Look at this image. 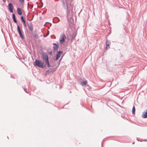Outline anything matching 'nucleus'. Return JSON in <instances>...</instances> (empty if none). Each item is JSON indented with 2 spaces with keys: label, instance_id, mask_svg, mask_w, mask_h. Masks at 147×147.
I'll return each instance as SVG.
<instances>
[{
  "label": "nucleus",
  "instance_id": "nucleus-1",
  "mask_svg": "<svg viewBox=\"0 0 147 147\" xmlns=\"http://www.w3.org/2000/svg\"><path fill=\"white\" fill-rule=\"evenodd\" d=\"M34 66H36L42 68H44L46 67L45 64H44L43 62L41 61L40 60L36 59L34 63Z\"/></svg>",
  "mask_w": 147,
  "mask_h": 147
},
{
  "label": "nucleus",
  "instance_id": "nucleus-2",
  "mask_svg": "<svg viewBox=\"0 0 147 147\" xmlns=\"http://www.w3.org/2000/svg\"><path fill=\"white\" fill-rule=\"evenodd\" d=\"M65 1L67 5V12L69 13L72 9L71 5V0H65Z\"/></svg>",
  "mask_w": 147,
  "mask_h": 147
},
{
  "label": "nucleus",
  "instance_id": "nucleus-3",
  "mask_svg": "<svg viewBox=\"0 0 147 147\" xmlns=\"http://www.w3.org/2000/svg\"><path fill=\"white\" fill-rule=\"evenodd\" d=\"M17 29L18 32L20 36L21 37L22 39H23L24 38L22 32V30H21L20 27L18 24H17Z\"/></svg>",
  "mask_w": 147,
  "mask_h": 147
},
{
  "label": "nucleus",
  "instance_id": "nucleus-4",
  "mask_svg": "<svg viewBox=\"0 0 147 147\" xmlns=\"http://www.w3.org/2000/svg\"><path fill=\"white\" fill-rule=\"evenodd\" d=\"M66 36L65 35L63 34L60 35V39L59 40L60 42L61 45L63 44L65 41Z\"/></svg>",
  "mask_w": 147,
  "mask_h": 147
},
{
  "label": "nucleus",
  "instance_id": "nucleus-5",
  "mask_svg": "<svg viewBox=\"0 0 147 147\" xmlns=\"http://www.w3.org/2000/svg\"><path fill=\"white\" fill-rule=\"evenodd\" d=\"M42 57L45 62H46L49 60L48 55L46 53L43 52L42 53Z\"/></svg>",
  "mask_w": 147,
  "mask_h": 147
},
{
  "label": "nucleus",
  "instance_id": "nucleus-6",
  "mask_svg": "<svg viewBox=\"0 0 147 147\" xmlns=\"http://www.w3.org/2000/svg\"><path fill=\"white\" fill-rule=\"evenodd\" d=\"M63 53V51H58L55 56L56 58L54 59V60L55 61L57 60L60 57L61 54H62Z\"/></svg>",
  "mask_w": 147,
  "mask_h": 147
},
{
  "label": "nucleus",
  "instance_id": "nucleus-7",
  "mask_svg": "<svg viewBox=\"0 0 147 147\" xmlns=\"http://www.w3.org/2000/svg\"><path fill=\"white\" fill-rule=\"evenodd\" d=\"M8 9L11 13L13 12V7L11 3H9L8 5Z\"/></svg>",
  "mask_w": 147,
  "mask_h": 147
},
{
  "label": "nucleus",
  "instance_id": "nucleus-8",
  "mask_svg": "<svg viewBox=\"0 0 147 147\" xmlns=\"http://www.w3.org/2000/svg\"><path fill=\"white\" fill-rule=\"evenodd\" d=\"M28 25L29 28L30 30L32 31L33 30V25L31 22H30L29 23H28Z\"/></svg>",
  "mask_w": 147,
  "mask_h": 147
},
{
  "label": "nucleus",
  "instance_id": "nucleus-9",
  "mask_svg": "<svg viewBox=\"0 0 147 147\" xmlns=\"http://www.w3.org/2000/svg\"><path fill=\"white\" fill-rule=\"evenodd\" d=\"M142 117L143 118H147V110H145L143 113Z\"/></svg>",
  "mask_w": 147,
  "mask_h": 147
},
{
  "label": "nucleus",
  "instance_id": "nucleus-10",
  "mask_svg": "<svg viewBox=\"0 0 147 147\" xmlns=\"http://www.w3.org/2000/svg\"><path fill=\"white\" fill-rule=\"evenodd\" d=\"M111 44V41L110 40H109L107 39L106 41V49L107 50V46H109Z\"/></svg>",
  "mask_w": 147,
  "mask_h": 147
},
{
  "label": "nucleus",
  "instance_id": "nucleus-11",
  "mask_svg": "<svg viewBox=\"0 0 147 147\" xmlns=\"http://www.w3.org/2000/svg\"><path fill=\"white\" fill-rule=\"evenodd\" d=\"M59 47V44L58 42H57V45L55 46H54L53 47V50L54 51H57L58 48Z\"/></svg>",
  "mask_w": 147,
  "mask_h": 147
},
{
  "label": "nucleus",
  "instance_id": "nucleus-12",
  "mask_svg": "<svg viewBox=\"0 0 147 147\" xmlns=\"http://www.w3.org/2000/svg\"><path fill=\"white\" fill-rule=\"evenodd\" d=\"M60 21L59 19L57 17H55L54 18L53 22L54 23H57L58 22Z\"/></svg>",
  "mask_w": 147,
  "mask_h": 147
},
{
  "label": "nucleus",
  "instance_id": "nucleus-13",
  "mask_svg": "<svg viewBox=\"0 0 147 147\" xmlns=\"http://www.w3.org/2000/svg\"><path fill=\"white\" fill-rule=\"evenodd\" d=\"M17 11L18 14L19 15H21L22 14V12L21 9L20 8H18L17 9Z\"/></svg>",
  "mask_w": 147,
  "mask_h": 147
},
{
  "label": "nucleus",
  "instance_id": "nucleus-14",
  "mask_svg": "<svg viewBox=\"0 0 147 147\" xmlns=\"http://www.w3.org/2000/svg\"><path fill=\"white\" fill-rule=\"evenodd\" d=\"M12 18L13 19V21L14 22L16 23L17 24H18L17 23V21L16 20L15 15L13 13L12 14Z\"/></svg>",
  "mask_w": 147,
  "mask_h": 147
},
{
  "label": "nucleus",
  "instance_id": "nucleus-15",
  "mask_svg": "<svg viewBox=\"0 0 147 147\" xmlns=\"http://www.w3.org/2000/svg\"><path fill=\"white\" fill-rule=\"evenodd\" d=\"M76 36V34L75 33H73L71 35V41L72 42V40L74 39Z\"/></svg>",
  "mask_w": 147,
  "mask_h": 147
},
{
  "label": "nucleus",
  "instance_id": "nucleus-16",
  "mask_svg": "<svg viewBox=\"0 0 147 147\" xmlns=\"http://www.w3.org/2000/svg\"><path fill=\"white\" fill-rule=\"evenodd\" d=\"M87 84V82L86 81H83L81 83V85L83 86H84L85 85H86Z\"/></svg>",
  "mask_w": 147,
  "mask_h": 147
},
{
  "label": "nucleus",
  "instance_id": "nucleus-17",
  "mask_svg": "<svg viewBox=\"0 0 147 147\" xmlns=\"http://www.w3.org/2000/svg\"><path fill=\"white\" fill-rule=\"evenodd\" d=\"M53 71V69H49L48 70L46 71V74H49V73L52 72Z\"/></svg>",
  "mask_w": 147,
  "mask_h": 147
},
{
  "label": "nucleus",
  "instance_id": "nucleus-18",
  "mask_svg": "<svg viewBox=\"0 0 147 147\" xmlns=\"http://www.w3.org/2000/svg\"><path fill=\"white\" fill-rule=\"evenodd\" d=\"M132 112L133 114H135V108L134 106L133 107V108H132Z\"/></svg>",
  "mask_w": 147,
  "mask_h": 147
},
{
  "label": "nucleus",
  "instance_id": "nucleus-19",
  "mask_svg": "<svg viewBox=\"0 0 147 147\" xmlns=\"http://www.w3.org/2000/svg\"><path fill=\"white\" fill-rule=\"evenodd\" d=\"M19 1L21 3V5L23 6L24 4V0H19Z\"/></svg>",
  "mask_w": 147,
  "mask_h": 147
},
{
  "label": "nucleus",
  "instance_id": "nucleus-20",
  "mask_svg": "<svg viewBox=\"0 0 147 147\" xmlns=\"http://www.w3.org/2000/svg\"><path fill=\"white\" fill-rule=\"evenodd\" d=\"M21 19L22 22L25 21V20H24V17L23 16H22L21 17Z\"/></svg>",
  "mask_w": 147,
  "mask_h": 147
},
{
  "label": "nucleus",
  "instance_id": "nucleus-21",
  "mask_svg": "<svg viewBox=\"0 0 147 147\" xmlns=\"http://www.w3.org/2000/svg\"><path fill=\"white\" fill-rule=\"evenodd\" d=\"M45 62L46 63H47L48 67H51V66H50V63H49V60L47 61L46 62Z\"/></svg>",
  "mask_w": 147,
  "mask_h": 147
},
{
  "label": "nucleus",
  "instance_id": "nucleus-22",
  "mask_svg": "<svg viewBox=\"0 0 147 147\" xmlns=\"http://www.w3.org/2000/svg\"><path fill=\"white\" fill-rule=\"evenodd\" d=\"M34 37L36 38H38V35L36 33H34Z\"/></svg>",
  "mask_w": 147,
  "mask_h": 147
},
{
  "label": "nucleus",
  "instance_id": "nucleus-23",
  "mask_svg": "<svg viewBox=\"0 0 147 147\" xmlns=\"http://www.w3.org/2000/svg\"><path fill=\"white\" fill-rule=\"evenodd\" d=\"M62 57L59 60V61L58 62V66H59V64H60V62H61V61L62 58Z\"/></svg>",
  "mask_w": 147,
  "mask_h": 147
},
{
  "label": "nucleus",
  "instance_id": "nucleus-24",
  "mask_svg": "<svg viewBox=\"0 0 147 147\" xmlns=\"http://www.w3.org/2000/svg\"><path fill=\"white\" fill-rule=\"evenodd\" d=\"M24 90L26 92V93H28V90L27 88H24Z\"/></svg>",
  "mask_w": 147,
  "mask_h": 147
},
{
  "label": "nucleus",
  "instance_id": "nucleus-25",
  "mask_svg": "<svg viewBox=\"0 0 147 147\" xmlns=\"http://www.w3.org/2000/svg\"><path fill=\"white\" fill-rule=\"evenodd\" d=\"M61 2L62 3L63 5V6L65 7V3L64 1H61Z\"/></svg>",
  "mask_w": 147,
  "mask_h": 147
},
{
  "label": "nucleus",
  "instance_id": "nucleus-26",
  "mask_svg": "<svg viewBox=\"0 0 147 147\" xmlns=\"http://www.w3.org/2000/svg\"><path fill=\"white\" fill-rule=\"evenodd\" d=\"M23 24L24 25V26L26 27V21L23 22Z\"/></svg>",
  "mask_w": 147,
  "mask_h": 147
},
{
  "label": "nucleus",
  "instance_id": "nucleus-27",
  "mask_svg": "<svg viewBox=\"0 0 147 147\" xmlns=\"http://www.w3.org/2000/svg\"><path fill=\"white\" fill-rule=\"evenodd\" d=\"M57 42H57L56 43H53V45H55L54 46H55L56 45H57Z\"/></svg>",
  "mask_w": 147,
  "mask_h": 147
},
{
  "label": "nucleus",
  "instance_id": "nucleus-28",
  "mask_svg": "<svg viewBox=\"0 0 147 147\" xmlns=\"http://www.w3.org/2000/svg\"><path fill=\"white\" fill-rule=\"evenodd\" d=\"M52 51H51L50 52H49V54L50 55H51L52 54Z\"/></svg>",
  "mask_w": 147,
  "mask_h": 147
},
{
  "label": "nucleus",
  "instance_id": "nucleus-29",
  "mask_svg": "<svg viewBox=\"0 0 147 147\" xmlns=\"http://www.w3.org/2000/svg\"><path fill=\"white\" fill-rule=\"evenodd\" d=\"M4 2H5L6 1V0H2Z\"/></svg>",
  "mask_w": 147,
  "mask_h": 147
},
{
  "label": "nucleus",
  "instance_id": "nucleus-30",
  "mask_svg": "<svg viewBox=\"0 0 147 147\" xmlns=\"http://www.w3.org/2000/svg\"><path fill=\"white\" fill-rule=\"evenodd\" d=\"M29 3H28V7H29Z\"/></svg>",
  "mask_w": 147,
  "mask_h": 147
},
{
  "label": "nucleus",
  "instance_id": "nucleus-31",
  "mask_svg": "<svg viewBox=\"0 0 147 147\" xmlns=\"http://www.w3.org/2000/svg\"><path fill=\"white\" fill-rule=\"evenodd\" d=\"M47 36H45V35H44V37H46Z\"/></svg>",
  "mask_w": 147,
  "mask_h": 147
},
{
  "label": "nucleus",
  "instance_id": "nucleus-32",
  "mask_svg": "<svg viewBox=\"0 0 147 147\" xmlns=\"http://www.w3.org/2000/svg\"><path fill=\"white\" fill-rule=\"evenodd\" d=\"M64 1V0H61V1Z\"/></svg>",
  "mask_w": 147,
  "mask_h": 147
},
{
  "label": "nucleus",
  "instance_id": "nucleus-33",
  "mask_svg": "<svg viewBox=\"0 0 147 147\" xmlns=\"http://www.w3.org/2000/svg\"><path fill=\"white\" fill-rule=\"evenodd\" d=\"M134 142H133L132 143V144H134Z\"/></svg>",
  "mask_w": 147,
  "mask_h": 147
},
{
  "label": "nucleus",
  "instance_id": "nucleus-34",
  "mask_svg": "<svg viewBox=\"0 0 147 147\" xmlns=\"http://www.w3.org/2000/svg\"><path fill=\"white\" fill-rule=\"evenodd\" d=\"M137 140H138L139 141V140H138V139H137Z\"/></svg>",
  "mask_w": 147,
  "mask_h": 147
}]
</instances>
